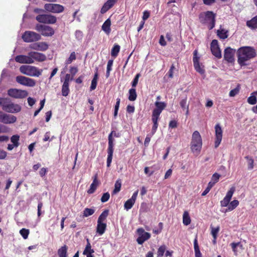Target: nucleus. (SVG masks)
<instances>
[{"instance_id": "nucleus-1", "label": "nucleus", "mask_w": 257, "mask_h": 257, "mask_svg": "<svg viewBox=\"0 0 257 257\" xmlns=\"http://www.w3.org/2000/svg\"><path fill=\"white\" fill-rule=\"evenodd\" d=\"M237 62L241 66L248 65L247 62L255 57V50L252 47L244 46L239 48L237 51Z\"/></svg>"}, {"instance_id": "nucleus-2", "label": "nucleus", "mask_w": 257, "mask_h": 257, "mask_svg": "<svg viewBox=\"0 0 257 257\" xmlns=\"http://www.w3.org/2000/svg\"><path fill=\"white\" fill-rule=\"evenodd\" d=\"M0 105L3 110L9 113H17L21 110V106L14 103L9 98H0Z\"/></svg>"}, {"instance_id": "nucleus-3", "label": "nucleus", "mask_w": 257, "mask_h": 257, "mask_svg": "<svg viewBox=\"0 0 257 257\" xmlns=\"http://www.w3.org/2000/svg\"><path fill=\"white\" fill-rule=\"evenodd\" d=\"M199 21L202 24L206 25L209 30L215 26V15L211 11L201 13L199 16Z\"/></svg>"}, {"instance_id": "nucleus-4", "label": "nucleus", "mask_w": 257, "mask_h": 257, "mask_svg": "<svg viewBox=\"0 0 257 257\" xmlns=\"http://www.w3.org/2000/svg\"><path fill=\"white\" fill-rule=\"evenodd\" d=\"M202 146L201 137L199 133L196 131L192 134V140L191 142V149L192 152L198 155L201 151Z\"/></svg>"}, {"instance_id": "nucleus-5", "label": "nucleus", "mask_w": 257, "mask_h": 257, "mask_svg": "<svg viewBox=\"0 0 257 257\" xmlns=\"http://www.w3.org/2000/svg\"><path fill=\"white\" fill-rule=\"evenodd\" d=\"M20 71L29 76L39 77L41 75L42 70H39L36 67L31 65H22L20 67Z\"/></svg>"}, {"instance_id": "nucleus-6", "label": "nucleus", "mask_w": 257, "mask_h": 257, "mask_svg": "<svg viewBox=\"0 0 257 257\" xmlns=\"http://www.w3.org/2000/svg\"><path fill=\"white\" fill-rule=\"evenodd\" d=\"M23 41L27 43L36 42L41 39V36L34 32L26 31L22 36Z\"/></svg>"}, {"instance_id": "nucleus-7", "label": "nucleus", "mask_w": 257, "mask_h": 257, "mask_svg": "<svg viewBox=\"0 0 257 257\" xmlns=\"http://www.w3.org/2000/svg\"><path fill=\"white\" fill-rule=\"evenodd\" d=\"M36 20L41 23L53 24L56 22L57 19L54 16L50 14H40L36 16Z\"/></svg>"}, {"instance_id": "nucleus-8", "label": "nucleus", "mask_w": 257, "mask_h": 257, "mask_svg": "<svg viewBox=\"0 0 257 257\" xmlns=\"http://www.w3.org/2000/svg\"><path fill=\"white\" fill-rule=\"evenodd\" d=\"M35 30L41 33L44 36H52L54 34L53 29L48 26L41 24H37L35 27Z\"/></svg>"}, {"instance_id": "nucleus-9", "label": "nucleus", "mask_w": 257, "mask_h": 257, "mask_svg": "<svg viewBox=\"0 0 257 257\" xmlns=\"http://www.w3.org/2000/svg\"><path fill=\"white\" fill-rule=\"evenodd\" d=\"M8 94L10 97L16 99H21L27 96L28 93L26 90L16 88H11L8 90Z\"/></svg>"}, {"instance_id": "nucleus-10", "label": "nucleus", "mask_w": 257, "mask_h": 257, "mask_svg": "<svg viewBox=\"0 0 257 257\" xmlns=\"http://www.w3.org/2000/svg\"><path fill=\"white\" fill-rule=\"evenodd\" d=\"M16 80L18 83L28 87H33L36 85L35 80L24 76H17Z\"/></svg>"}, {"instance_id": "nucleus-11", "label": "nucleus", "mask_w": 257, "mask_h": 257, "mask_svg": "<svg viewBox=\"0 0 257 257\" xmlns=\"http://www.w3.org/2000/svg\"><path fill=\"white\" fill-rule=\"evenodd\" d=\"M45 10L53 13H60L64 11L63 6L56 4H46L44 6Z\"/></svg>"}, {"instance_id": "nucleus-12", "label": "nucleus", "mask_w": 257, "mask_h": 257, "mask_svg": "<svg viewBox=\"0 0 257 257\" xmlns=\"http://www.w3.org/2000/svg\"><path fill=\"white\" fill-rule=\"evenodd\" d=\"M139 237L137 239V242L139 244H142L145 241L151 237L150 233L145 232L143 228H139L137 230Z\"/></svg>"}, {"instance_id": "nucleus-13", "label": "nucleus", "mask_w": 257, "mask_h": 257, "mask_svg": "<svg viewBox=\"0 0 257 257\" xmlns=\"http://www.w3.org/2000/svg\"><path fill=\"white\" fill-rule=\"evenodd\" d=\"M17 117L12 115L8 114L0 111V122L5 124L13 123L16 122Z\"/></svg>"}, {"instance_id": "nucleus-14", "label": "nucleus", "mask_w": 257, "mask_h": 257, "mask_svg": "<svg viewBox=\"0 0 257 257\" xmlns=\"http://www.w3.org/2000/svg\"><path fill=\"white\" fill-rule=\"evenodd\" d=\"M210 49L212 54L218 59L221 58V53L219 47L218 41L213 40L210 44Z\"/></svg>"}, {"instance_id": "nucleus-15", "label": "nucleus", "mask_w": 257, "mask_h": 257, "mask_svg": "<svg viewBox=\"0 0 257 257\" xmlns=\"http://www.w3.org/2000/svg\"><path fill=\"white\" fill-rule=\"evenodd\" d=\"M215 141L214 146L215 148H217L220 144L222 138V130L219 123L216 124L215 126Z\"/></svg>"}, {"instance_id": "nucleus-16", "label": "nucleus", "mask_w": 257, "mask_h": 257, "mask_svg": "<svg viewBox=\"0 0 257 257\" xmlns=\"http://www.w3.org/2000/svg\"><path fill=\"white\" fill-rule=\"evenodd\" d=\"M235 191L234 187H231L227 192L225 196L220 201V205L222 207H227L229 204L232 196Z\"/></svg>"}, {"instance_id": "nucleus-17", "label": "nucleus", "mask_w": 257, "mask_h": 257, "mask_svg": "<svg viewBox=\"0 0 257 257\" xmlns=\"http://www.w3.org/2000/svg\"><path fill=\"white\" fill-rule=\"evenodd\" d=\"M15 61L21 64H33V61L30 56V52L28 53L27 55H20L17 56L15 58Z\"/></svg>"}, {"instance_id": "nucleus-18", "label": "nucleus", "mask_w": 257, "mask_h": 257, "mask_svg": "<svg viewBox=\"0 0 257 257\" xmlns=\"http://www.w3.org/2000/svg\"><path fill=\"white\" fill-rule=\"evenodd\" d=\"M235 52V50L231 48L230 47H227L224 50V59L229 63H232L234 61V55Z\"/></svg>"}, {"instance_id": "nucleus-19", "label": "nucleus", "mask_w": 257, "mask_h": 257, "mask_svg": "<svg viewBox=\"0 0 257 257\" xmlns=\"http://www.w3.org/2000/svg\"><path fill=\"white\" fill-rule=\"evenodd\" d=\"M30 56L32 58L33 63L35 61L43 62L46 59V57L44 54L35 51L30 52Z\"/></svg>"}, {"instance_id": "nucleus-20", "label": "nucleus", "mask_w": 257, "mask_h": 257, "mask_svg": "<svg viewBox=\"0 0 257 257\" xmlns=\"http://www.w3.org/2000/svg\"><path fill=\"white\" fill-rule=\"evenodd\" d=\"M155 104L156 108L153 110L152 115L160 116L162 110L166 107V103L164 102L156 101Z\"/></svg>"}, {"instance_id": "nucleus-21", "label": "nucleus", "mask_w": 257, "mask_h": 257, "mask_svg": "<svg viewBox=\"0 0 257 257\" xmlns=\"http://www.w3.org/2000/svg\"><path fill=\"white\" fill-rule=\"evenodd\" d=\"M32 49L44 51L48 49V45L45 42L35 43L30 45Z\"/></svg>"}, {"instance_id": "nucleus-22", "label": "nucleus", "mask_w": 257, "mask_h": 257, "mask_svg": "<svg viewBox=\"0 0 257 257\" xmlns=\"http://www.w3.org/2000/svg\"><path fill=\"white\" fill-rule=\"evenodd\" d=\"M111 21L110 18L107 19L102 24L101 29L107 34L109 35L110 33Z\"/></svg>"}, {"instance_id": "nucleus-23", "label": "nucleus", "mask_w": 257, "mask_h": 257, "mask_svg": "<svg viewBox=\"0 0 257 257\" xmlns=\"http://www.w3.org/2000/svg\"><path fill=\"white\" fill-rule=\"evenodd\" d=\"M98 184V182L97 180V175L94 176L92 183L91 184L90 188L88 190L87 193L88 194H92L96 190Z\"/></svg>"}, {"instance_id": "nucleus-24", "label": "nucleus", "mask_w": 257, "mask_h": 257, "mask_svg": "<svg viewBox=\"0 0 257 257\" xmlns=\"http://www.w3.org/2000/svg\"><path fill=\"white\" fill-rule=\"evenodd\" d=\"M107 167H109L110 166L112 162L113 153V147L108 146L107 148Z\"/></svg>"}, {"instance_id": "nucleus-25", "label": "nucleus", "mask_w": 257, "mask_h": 257, "mask_svg": "<svg viewBox=\"0 0 257 257\" xmlns=\"http://www.w3.org/2000/svg\"><path fill=\"white\" fill-rule=\"evenodd\" d=\"M113 136H114L115 138H118L120 137L119 133H117L115 131H112L108 135V146L113 147V142L114 139H113Z\"/></svg>"}, {"instance_id": "nucleus-26", "label": "nucleus", "mask_w": 257, "mask_h": 257, "mask_svg": "<svg viewBox=\"0 0 257 257\" xmlns=\"http://www.w3.org/2000/svg\"><path fill=\"white\" fill-rule=\"evenodd\" d=\"M106 228V224L105 223L97 221L96 231L99 235H102L104 233Z\"/></svg>"}, {"instance_id": "nucleus-27", "label": "nucleus", "mask_w": 257, "mask_h": 257, "mask_svg": "<svg viewBox=\"0 0 257 257\" xmlns=\"http://www.w3.org/2000/svg\"><path fill=\"white\" fill-rule=\"evenodd\" d=\"M246 26L251 29H257V16L246 22Z\"/></svg>"}, {"instance_id": "nucleus-28", "label": "nucleus", "mask_w": 257, "mask_h": 257, "mask_svg": "<svg viewBox=\"0 0 257 257\" xmlns=\"http://www.w3.org/2000/svg\"><path fill=\"white\" fill-rule=\"evenodd\" d=\"M220 177V175L219 174L217 173H214L212 176L211 181L208 183V185L211 188H212L215 184L218 181Z\"/></svg>"}, {"instance_id": "nucleus-29", "label": "nucleus", "mask_w": 257, "mask_h": 257, "mask_svg": "<svg viewBox=\"0 0 257 257\" xmlns=\"http://www.w3.org/2000/svg\"><path fill=\"white\" fill-rule=\"evenodd\" d=\"M159 117L160 116H159L152 115V120L153 122V125L152 129V133L153 135L156 133L157 130L158 126V120L159 119Z\"/></svg>"}, {"instance_id": "nucleus-30", "label": "nucleus", "mask_w": 257, "mask_h": 257, "mask_svg": "<svg viewBox=\"0 0 257 257\" xmlns=\"http://www.w3.org/2000/svg\"><path fill=\"white\" fill-rule=\"evenodd\" d=\"M67 249L68 247L64 245L63 246L61 247L58 250V254L59 257H67Z\"/></svg>"}, {"instance_id": "nucleus-31", "label": "nucleus", "mask_w": 257, "mask_h": 257, "mask_svg": "<svg viewBox=\"0 0 257 257\" xmlns=\"http://www.w3.org/2000/svg\"><path fill=\"white\" fill-rule=\"evenodd\" d=\"M239 204V201L237 200H234L229 202L227 208L226 209L225 212L230 211L234 210Z\"/></svg>"}, {"instance_id": "nucleus-32", "label": "nucleus", "mask_w": 257, "mask_h": 257, "mask_svg": "<svg viewBox=\"0 0 257 257\" xmlns=\"http://www.w3.org/2000/svg\"><path fill=\"white\" fill-rule=\"evenodd\" d=\"M94 252L93 249H91V244L89 241L88 239H87V244L83 251V254H92Z\"/></svg>"}, {"instance_id": "nucleus-33", "label": "nucleus", "mask_w": 257, "mask_h": 257, "mask_svg": "<svg viewBox=\"0 0 257 257\" xmlns=\"http://www.w3.org/2000/svg\"><path fill=\"white\" fill-rule=\"evenodd\" d=\"M227 33L228 31L221 28L217 32L218 36L221 39H225L227 38Z\"/></svg>"}, {"instance_id": "nucleus-34", "label": "nucleus", "mask_w": 257, "mask_h": 257, "mask_svg": "<svg viewBox=\"0 0 257 257\" xmlns=\"http://www.w3.org/2000/svg\"><path fill=\"white\" fill-rule=\"evenodd\" d=\"M191 222L190 217L189 213L185 211L183 215V223L185 225H189Z\"/></svg>"}, {"instance_id": "nucleus-35", "label": "nucleus", "mask_w": 257, "mask_h": 257, "mask_svg": "<svg viewBox=\"0 0 257 257\" xmlns=\"http://www.w3.org/2000/svg\"><path fill=\"white\" fill-rule=\"evenodd\" d=\"M129 96H128V99L130 101H134L137 98V93L136 90L135 88H132L129 90Z\"/></svg>"}, {"instance_id": "nucleus-36", "label": "nucleus", "mask_w": 257, "mask_h": 257, "mask_svg": "<svg viewBox=\"0 0 257 257\" xmlns=\"http://www.w3.org/2000/svg\"><path fill=\"white\" fill-rule=\"evenodd\" d=\"M19 140L20 136L18 135H13L11 138V141L13 143V146H15L16 148H17L20 145Z\"/></svg>"}, {"instance_id": "nucleus-37", "label": "nucleus", "mask_w": 257, "mask_h": 257, "mask_svg": "<svg viewBox=\"0 0 257 257\" xmlns=\"http://www.w3.org/2000/svg\"><path fill=\"white\" fill-rule=\"evenodd\" d=\"M245 159L247 161V169L248 170H252L253 168V164H254V160L253 159L247 156H246L245 157Z\"/></svg>"}, {"instance_id": "nucleus-38", "label": "nucleus", "mask_w": 257, "mask_h": 257, "mask_svg": "<svg viewBox=\"0 0 257 257\" xmlns=\"http://www.w3.org/2000/svg\"><path fill=\"white\" fill-rule=\"evenodd\" d=\"M120 50V46L118 45L115 44L112 47L111 51V55L115 57L117 56Z\"/></svg>"}, {"instance_id": "nucleus-39", "label": "nucleus", "mask_w": 257, "mask_h": 257, "mask_svg": "<svg viewBox=\"0 0 257 257\" xmlns=\"http://www.w3.org/2000/svg\"><path fill=\"white\" fill-rule=\"evenodd\" d=\"M108 213L109 211L108 210H105L104 211H103L99 216L97 221L103 222V221H104L107 217Z\"/></svg>"}, {"instance_id": "nucleus-40", "label": "nucleus", "mask_w": 257, "mask_h": 257, "mask_svg": "<svg viewBox=\"0 0 257 257\" xmlns=\"http://www.w3.org/2000/svg\"><path fill=\"white\" fill-rule=\"evenodd\" d=\"M69 84H63L62 88V95L64 96H67L69 93Z\"/></svg>"}, {"instance_id": "nucleus-41", "label": "nucleus", "mask_w": 257, "mask_h": 257, "mask_svg": "<svg viewBox=\"0 0 257 257\" xmlns=\"http://www.w3.org/2000/svg\"><path fill=\"white\" fill-rule=\"evenodd\" d=\"M135 202L131 199H128L124 204V208L126 210H128L132 208Z\"/></svg>"}, {"instance_id": "nucleus-42", "label": "nucleus", "mask_w": 257, "mask_h": 257, "mask_svg": "<svg viewBox=\"0 0 257 257\" xmlns=\"http://www.w3.org/2000/svg\"><path fill=\"white\" fill-rule=\"evenodd\" d=\"M121 182L120 179L117 180L114 185V189L113 191V194H116L118 193L120 190L121 188Z\"/></svg>"}, {"instance_id": "nucleus-43", "label": "nucleus", "mask_w": 257, "mask_h": 257, "mask_svg": "<svg viewBox=\"0 0 257 257\" xmlns=\"http://www.w3.org/2000/svg\"><path fill=\"white\" fill-rule=\"evenodd\" d=\"M255 95H256L253 94L252 92L251 95L247 98V101L249 104L254 105L256 103L257 100Z\"/></svg>"}, {"instance_id": "nucleus-44", "label": "nucleus", "mask_w": 257, "mask_h": 257, "mask_svg": "<svg viewBox=\"0 0 257 257\" xmlns=\"http://www.w3.org/2000/svg\"><path fill=\"white\" fill-rule=\"evenodd\" d=\"M95 212V210L92 208H86L83 210V217H86L92 215Z\"/></svg>"}, {"instance_id": "nucleus-45", "label": "nucleus", "mask_w": 257, "mask_h": 257, "mask_svg": "<svg viewBox=\"0 0 257 257\" xmlns=\"http://www.w3.org/2000/svg\"><path fill=\"white\" fill-rule=\"evenodd\" d=\"M76 59V54L75 52H73L71 53L69 58L66 60L65 64L68 65L72 63V62Z\"/></svg>"}, {"instance_id": "nucleus-46", "label": "nucleus", "mask_w": 257, "mask_h": 257, "mask_svg": "<svg viewBox=\"0 0 257 257\" xmlns=\"http://www.w3.org/2000/svg\"><path fill=\"white\" fill-rule=\"evenodd\" d=\"M149 210V207L146 203L143 202L140 206V212L145 213L147 212Z\"/></svg>"}, {"instance_id": "nucleus-47", "label": "nucleus", "mask_w": 257, "mask_h": 257, "mask_svg": "<svg viewBox=\"0 0 257 257\" xmlns=\"http://www.w3.org/2000/svg\"><path fill=\"white\" fill-rule=\"evenodd\" d=\"M240 90V86L238 85L234 89L230 91L229 95L230 97H234L237 95Z\"/></svg>"}, {"instance_id": "nucleus-48", "label": "nucleus", "mask_w": 257, "mask_h": 257, "mask_svg": "<svg viewBox=\"0 0 257 257\" xmlns=\"http://www.w3.org/2000/svg\"><path fill=\"white\" fill-rule=\"evenodd\" d=\"M187 98L185 97L184 98L182 99L180 102V105L181 108L184 110L187 108H189V104L187 103Z\"/></svg>"}, {"instance_id": "nucleus-49", "label": "nucleus", "mask_w": 257, "mask_h": 257, "mask_svg": "<svg viewBox=\"0 0 257 257\" xmlns=\"http://www.w3.org/2000/svg\"><path fill=\"white\" fill-rule=\"evenodd\" d=\"M30 231L29 229L26 228H22L20 230V234L23 236L24 239H27L29 234Z\"/></svg>"}, {"instance_id": "nucleus-50", "label": "nucleus", "mask_w": 257, "mask_h": 257, "mask_svg": "<svg viewBox=\"0 0 257 257\" xmlns=\"http://www.w3.org/2000/svg\"><path fill=\"white\" fill-rule=\"evenodd\" d=\"M194 67L196 71L198 73L201 74L204 73L205 70L200 65L199 63L194 64Z\"/></svg>"}, {"instance_id": "nucleus-51", "label": "nucleus", "mask_w": 257, "mask_h": 257, "mask_svg": "<svg viewBox=\"0 0 257 257\" xmlns=\"http://www.w3.org/2000/svg\"><path fill=\"white\" fill-rule=\"evenodd\" d=\"M120 102V99L118 98L116 99V102L115 105L114 106V117H115L117 115L118 110L119 107V104Z\"/></svg>"}, {"instance_id": "nucleus-52", "label": "nucleus", "mask_w": 257, "mask_h": 257, "mask_svg": "<svg viewBox=\"0 0 257 257\" xmlns=\"http://www.w3.org/2000/svg\"><path fill=\"white\" fill-rule=\"evenodd\" d=\"M166 250V246L165 245L161 246L157 252V256L158 257H162L164 255V253Z\"/></svg>"}, {"instance_id": "nucleus-53", "label": "nucleus", "mask_w": 257, "mask_h": 257, "mask_svg": "<svg viewBox=\"0 0 257 257\" xmlns=\"http://www.w3.org/2000/svg\"><path fill=\"white\" fill-rule=\"evenodd\" d=\"M141 76V74L140 73H138L135 77V78H134L133 81L132 82V86L133 88H135L136 87L138 83V81H139V79L140 78V77Z\"/></svg>"}, {"instance_id": "nucleus-54", "label": "nucleus", "mask_w": 257, "mask_h": 257, "mask_svg": "<svg viewBox=\"0 0 257 257\" xmlns=\"http://www.w3.org/2000/svg\"><path fill=\"white\" fill-rule=\"evenodd\" d=\"M110 197V194L108 192L103 193L101 198V201L103 203L107 202Z\"/></svg>"}, {"instance_id": "nucleus-55", "label": "nucleus", "mask_w": 257, "mask_h": 257, "mask_svg": "<svg viewBox=\"0 0 257 257\" xmlns=\"http://www.w3.org/2000/svg\"><path fill=\"white\" fill-rule=\"evenodd\" d=\"M219 230V227H217L216 228L212 227L211 234L214 239H216L217 233Z\"/></svg>"}, {"instance_id": "nucleus-56", "label": "nucleus", "mask_w": 257, "mask_h": 257, "mask_svg": "<svg viewBox=\"0 0 257 257\" xmlns=\"http://www.w3.org/2000/svg\"><path fill=\"white\" fill-rule=\"evenodd\" d=\"M199 57L197 56V51L196 50H195L193 52V61L194 64H196V63H199Z\"/></svg>"}, {"instance_id": "nucleus-57", "label": "nucleus", "mask_w": 257, "mask_h": 257, "mask_svg": "<svg viewBox=\"0 0 257 257\" xmlns=\"http://www.w3.org/2000/svg\"><path fill=\"white\" fill-rule=\"evenodd\" d=\"M75 36L77 40H80L82 39L83 33L80 30H76L75 33Z\"/></svg>"}, {"instance_id": "nucleus-58", "label": "nucleus", "mask_w": 257, "mask_h": 257, "mask_svg": "<svg viewBox=\"0 0 257 257\" xmlns=\"http://www.w3.org/2000/svg\"><path fill=\"white\" fill-rule=\"evenodd\" d=\"M117 1V0H108L106 3H105V4L108 6L109 9H110L114 6Z\"/></svg>"}, {"instance_id": "nucleus-59", "label": "nucleus", "mask_w": 257, "mask_h": 257, "mask_svg": "<svg viewBox=\"0 0 257 257\" xmlns=\"http://www.w3.org/2000/svg\"><path fill=\"white\" fill-rule=\"evenodd\" d=\"M175 69V66L174 64H172L168 72V76L169 78H173V71Z\"/></svg>"}, {"instance_id": "nucleus-60", "label": "nucleus", "mask_w": 257, "mask_h": 257, "mask_svg": "<svg viewBox=\"0 0 257 257\" xmlns=\"http://www.w3.org/2000/svg\"><path fill=\"white\" fill-rule=\"evenodd\" d=\"M97 81L92 79L91 81L90 89L91 91L94 90L97 86Z\"/></svg>"}, {"instance_id": "nucleus-61", "label": "nucleus", "mask_w": 257, "mask_h": 257, "mask_svg": "<svg viewBox=\"0 0 257 257\" xmlns=\"http://www.w3.org/2000/svg\"><path fill=\"white\" fill-rule=\"evenodd\" d=\"M78 72V68L77 67H71L70 69V72L71 73L72 77H73Z\"/></svg>"}, {"instance_id": "nucleus-62", "label": "nucleus", "mask_w": 257, "mask_h": 257, "mask_svg": "<svg viewBox=\"0 0 257 257\" xmlns=\"http://www.w3.org/2000/svg\"><path fill=\"white\" fill-rule=\"evenodd\" d=\"M150 17V12L148 11H145L143 13V16L142 17L143 21L145 22L146 20H147Z\"/></svg>"}, {"instance_id": "nucleus-63", "label": "nucleus", "mask_w": 257, "mask_h": 257, "mask_svg": "<svg viewBox=\"0 0 257 257\" xmlns=\"http://www.w3.org/2000/svg\"><path fill=\"white\" fill-rule=\"evenodd\" d=\"M48 172L47 169L45 168H42L40 169L39 171V175L41 177H44L47 172Z\"/></svg>"}, {"instance_id": "nucleus-64", "label": "nucleus", "mask_w": 257, "mask_h": 257, "mask_svg": "<svg viewBox=\"0 0 257 257\" xmlns=\"http://www.w3.org/2000/svg\"><path fill=\"white\" fill-rule=\"evenodd\" d=\"M159 44L162 46H165L167 44L166 42L165 41V40L164 39V37L163 35H161L160 36V38L159 40Z\"/></svg>"}]
</instances>
